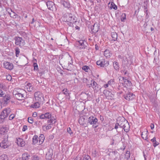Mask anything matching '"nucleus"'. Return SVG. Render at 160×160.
<instances>
[{
    "instance_id": "f257e3e1",
    "label": "nucleus",
    "mask_w": 160,
    "mask_h": 160,
    "mask_svg": "<svg viewBox=\"0 0 160 160\" xmlns=\"http://www.w3.org/2000/svg\"><path fill=\"white\" fill-rule=\"evenodd\" d=\"M117 122L119 126L123 129L124 131L128 132L129 130V124L128 121L123 117H119L118 118Z\"/></svg>"
},
{
    "instance_id": "f03ea898",
    "label": "nucleus",
    "mask_w": 160,
    "mask_h": 160,
    "mask_svg": "<svg viewBox=\"0 0 160 160\" xmlns=\"http://www.w3.org/2000/svg\"><path fill=\"white\" fill-rule=\"evenodd\" d=\"M98 119L93 116H90L88 119V122L91 125H93L92 127L96 128L98 127Z\"/></svg>"
},
{
    "instance_id": "7ed1b4c3",
    "label": "nucleus",
    "mask_w": 160,
    "mask_h": 160,
    "mask_svg": "<svg viewBox=\"0 0 160 160\" xmlns=\"http://www.w3.org/2000/svg\"><path fill=\"white\" fill-rule=\"evenodd\" d=\"M11 112V110L10 108H6L4 109L0 115V119L2 120H4L8 116Z\"/></svg>"
},
{
    "instance_id": "20e7f679",
    "label": "nucleus",
    "mask_w": 160,
    "mask_h": 160,
    "mask_svg": "<svg viewBox=\"0 0 160 160\" xmlns=\"http://www.w3.org/2000/svg\"><path fill=\"white\" fill-rule=\"evenodd\" d=\"M15 40V44L17 45H19L20 46H22L25 45V42L24 40L21 37H16L14 38Z\"/></svg>"
},
{
    "instance_id": "39448f33",
    "label": "nucleus",
    "mask_w": 160,
    "mask_h": 160,
    "mask_svg": "<svg viewBox=\"0 0 160 160\" xmlns=\"http://www.w3.org/2000/svg\"><path fill=\"white\" fill-rule=\"evenodd\" d=\"M10 144V143L8 140V137L7 136V138H4L0 143V147L5 149L8 147Z\"/></svg>"
},
{
    "instance_id": "423d86ee",
    "label": "nucleus",
    "mask_w": 160,
    "mask_h": 160,
    "mask_svg": "<svg viewBox=\"0 0 160 160\" xmlns=\"http://www.w3.org/2000/svg\"><path fill=\"white\" fill-rule=\"evenodd\" d=\"M77 44L81 49H85L88 45L86 42L83 40H80L77 42Z\"/></svg>"
},
{
    "instance_id": "0eeeda50",
    "label": "nucleus",
    "mask_w": 160,
    "mask_h": 160,
    "mask_svg": "<svg viewBox=\"0 0 160 160\" xmlns=\"http://www.w3.org/2000/svg\"><path fill=\"white\" fill-rule=\"evenodd\" d=\"M3 65L5 68L10 70H12L14 68L13 64L10 62H5L3 63Z\"/></svg>"
},
{
    "instance_id": "6e6552de",
    "label": "nucleus",
    "mask_w": 160,
    "mask_h": 160,
    "mask_svg": "<svg viewBox=\"0 0 160 160\" xmlns=\"http://www.w3.org/2000/svg\"><path fill=\"white\" fill-rule=\"evenodd\" d=\"M91 31L93 33H96L99 29V27L97 23H95L94 25L91 26L90 28Z\"/></svg>"
},
{
    "instance_id": "1a4fd4ad",
    "label": "nucleus",
    "mask_w": 160,
    "mask_h": 160,
    "mask_svg": "<svg viewBox=\"0 0 160 160\" xmlns=\"http://www.w3.org/2000/svg\"><path fill=\"white\" fill-rule=\"evenodd\" d=\"M68 22H72V23H75L77 21V18L72 14H69L67 20Z\"/></svg>"
},
{
    "instance_id": "9d476101",
    "label": "nucleus",
    "mask_w": 160,
    "mask_h": 160,
    "mask_svg": "<svg viewBox=\"0 0 160 160\" xmlns=\"http://www.w3.org/2000/svg\"><path fill=\"white\" fill-rule=\"evenodd\" d=\"M46 4L48 9L52 11L56 9L54 4L52 2L48 1L47 2Z\"/></svg>"
},
{
    "instance_id": "9b49d317",
    "label": "nucleus",
    "mask_w": 160,
    "mask_h": 160,
    "mask_svg": "<svg viewBox=\"0 0 160 160\" xmlns=\"http://www.w3.org/2000/svg\"><path fill=\"white\" fill-rule=\"evenodd\" d=\"M124 98L127 100L129 101L133 99L135 97V95L132 93L129 92L123 96Z\"/></svg>"
},
{
    "instance_id": "f8f14e48",
    "label": "nucleus",
    "mask_w": 160,
    "mask_h": 160,
    "mask_svg": "<svg viewBox=\"0 0 160 160\" xmlns=\"http://www.w3.org/2000/svg\"><path fill=\"white\" fill-rule=\"evenodd\" d=\"M13 95H14V97L17 99L19 100H24L25 98L23 94L19 92H18L14 94H13Z\"/></svg>"
},
{
    "instance_id": "ddd939ff",
    "label": "nucleus",
    "mask_w": 160,
    "mask_h": 160,
    "mask_svg": "<svg viewBox=\"0 0 160 160\" xmlns=\"http://www.w3.org/2000/svg\"><path fill=\"white\" fill-rule=\"evenodd\" d=\"M51 114L50 112H46L40 115L39 118L40 119H49L51 117Z\"/></svg>"
},
{
    "instance_id": "4468645a",
    "label": "nucleus",
    "mask_w": 160,
    "mask_h": 160,
    "mask_svg": "<svg viewBox=\"0 0 160 160\" xmlns=\"http://www.w3.org/2000/svg\"><path fill=\"white\" fill-rule=\"evenodd\" d=\"M34 97L36 101H40L41 98H42V94L40 92H37L34 93Z\"/></svg>"
},
{
    "instance_id": "2eb2a0df",
    "label": "nucleus",
    "mask_w": 160,
    "mask_h": 160,
    "mask_svg": "<svg viewBox=\"0 0 160 160\" xmlns=\"http://www.w3.org/2000/svg\"><path fill=\"white\" fill-rule=\"evenodd\" d=\"M11 99V96L9 94H7L4 96L2 98L3 102L5 104H8L10 101Z\"/></svg>"
},
{
    "instance_id": "dca6fc26",
    "label": "nucleus",
    "mask_w": 160,
    "mask_h": 160,
    "mask_svg": "<svg viewBox=\"0 0 160 160\" xmlns=\"http://www.w3.org/2000/svg\"><path fill=\"white\" fill-rule=\"evenodd\" d=\"M30 156L27 153L22 154L21 158L17 159V160H29Z\"/></svg>"
},
{
    "instance_id": "f3484780",
    "label": "nucleus",
    "mask_w": 160,
    "mask_h": 160,
    "mask_svg": "<svg viewBox=\"0 0 160 160\" xmlns=\"http://www.w3.org/2000/svg\"><path fill=\"white\" fill-rule=\"evenodd\" d=\"M59 94L60 95L62 94V93L64 94L66 96V98L68 99H69L70 98V92L68 90L67 88H65L63 89L61 92Z\"/></svg>"
},
{
    "instance_id": "a211bd4d",
    "label": "nucleus",
    "mask_w": 160,
    "mask_h": 160,
    "mask_svg": "<svg viewBox=\"0 0 160 160\" xmlns=\"http://www.w3.org/2000/svg\"><path fill=\"white\" fill-rule=\"evenodd\" d=\"M132 83L130 81L125 78L122 86L124 87H127L128 86H131Z\"/></svg>"
},
{
    "instance_id": "6ab92c4d",
    "label": "nucleus",
    "mask_w": 160,
    "mask_h": 160,
    "mask_svg": "<svg viewBox=\"0 0 160 160\" xmlns=\"http://www.w3.org/2000/svg\"><path fill=\"white\" fill-rule=\"evenodd\" d=\"M17 140V143L18 146H20L21 147H23L25 145V142L22 139L18 138Z\"/></svg>"
},
{
    "instance_id": "aec40b11",
    "label": "nucleus",
    "mask_w": 160,
    "mask_h": 160,
    "mask_svg": "<svg viewBox=\"0 0 160 160\" xmlns=\"http://www.w3.org/2000/svg\"><path fill=\"white\" fill-rule=\"evenodd\" d=\"M8 129L7 127H2L0 129V133L1 134H4L6 132H7Z\"/></svg>"
},
{
    "instance_id": "412c9836",
    "label": "nucleus",
    "mask_w": 160,
    "mask_h": 160,
    "mask_svg": "<svg viewBox=\"0 0 160 160\" xmlns=\"http://www.w3.org/2000/svg\"><path fill=\"white\" fill-rule=\"evenodd\" d=\"M38 144L40 145L42 144L44 139V136L43 134H41L39 138H38Z\"/></svg>"
},
{
    "instance_id": "4be33fe9",
    "label": "nucleus",
    "mask_w": 160,
    "mask_h": 160,
    "mask_svg": "<svg viewBox=\"0 0 160 160\" xmlns=\"http://www.w3.org/2000/svg\"><path fill=\"white\" fill-rule=\"evenodd\" d=\"M148 135V131H147L146 132H144L142 133V137L143 139L146 140L148 141V138H147Z\"/></svg>"
},
{
    "instance_id": "5701e85b",
    "label": "nucleus",
    "mask_w": 160,
    "mask_h": 160,
    "mask_svg": "<svg viewBox=\"0 0 160 160\" xmlns=\"http://www.w3.org/2000/svg\"><path fill=\"white\" fill-rule=\"evenodd\" d=\"M38 136L36 135H35L32 138L33 143L35 144L37 143H38Z\"/></svg>"
},
{
    "instance_id": "b1692460",
    "label": "nucleus",
    "mask_w": 160,
    "mask_h": 160,
    "mask_svg": "<svg viewBox=\"0 0 160 160\" xmlns=\"http://www.w3.org/2000/svg\"><path fill=\"white\" fill-rule=\"evenodd\" d=\"M39 103L38 101L34 103L33 104H32L31 106L30 107L33 108H38L39 107Z\"/></svg>"
},
{
    "instance_id": "393cba45",
    "label": "nucleus",
    "mask_w": 160,
    "mask_h": 160,
    "mask_svg": "<svg viewBox=\"0 0 160 160\" xmlns=\"http://www.w3.org/2000/svg\"><path fill=\"white\" fill-rule=\"evenodd\" d=\"M91 81L93 82L92 83H91L90 84H88L87 85L89 86V87H92L93 88H95V89H96V87L97 85V83L95 81L91 80Z\"/></svg>"
},
{
    "instance_id": "a878e982",
    "label": "nucleus",
    "mask_w": 160,
    "mask_h": 160,
    "mask_svg": "<svg viewBox=\"0 0 160 160\" xmlns=\"http://www.w3.org/2000/svg\"><path fill=\"white\" fill-rule=\"evenodd\" d=\"M111 53L110 51L108 50H106L104 52V55L107 58H108L110 56Z\"/></svg>"
},
{
    "instance_id": "bb28decb",
    "label": "nucleus",
    "mask_w": 160,
    "mask_h": 160,
    "mask_svg": "<svg viewBox=\"0 0 160 160\" xmlns=\"http://www.w3.org/2000/svg\"><path fill=\"white\" fill-rule=\"evenodd\" d=\"M111 36L112 38H113V40L115 41H116L118 37L117 34L115 32H112L111 33Z\"/></svg>"
},
{
    "instance_id": "cd10ccee",
    "label": "nucleus",
    "mask_w": 160,
    "mask_h": 160,
    "mask_svg": "<svg viewBox=\"0 0 160 160\" xmlns=\"http://www.w3.org/2000/svg\"><path fill=\"white\" fill-rule=\"evenodd\" d=\"M97 65L99 66L100 67H103V59L98 61L96 62Z\"/></svg>"
},
{
    "instance_id": "c85d7f7f",
    "label": "nucleus",
    "mask_w": 160,
    "mask_h": 160,
    "mask_svg": "<svg viewBox=\"0 0 160 160\" xmlns=\"http://www.w3.org/2000/svg\"><path fill=\"white\" fill-rule=\"evenodd\" d=\"M113 66L114 69L116 70H118L119 69V66L118 63V62H114L113 63Z\"/></svg>"
},
{
    "instance_id": "c756f323",
    "label": "nucleus",
    "mask_w": 160,
    "mask_h": 160,
    "mask_svg": "<svg viewBox=\"0 0 160 160\" xmlns=\"http://www.w3.org/2000/svg\"><path fill=\"white\" fill-rule=\"evenodd\" d=\"M150 99L151 102H152V103L153 104L156 103V98L155 97L151 96L150 98Z\"/></svg>"
},
{
    "instance_id": "7c9ffc66",
    "label": "nucleus",
    "mask_w": 160,
    "mask_h": 160,
    "mask_svg": "<svg viewBox=\"0 0 160 160\" xmlns=\"http://www.w3.org/2000/svg\"><path fill=\"white\" fill-rule=\"evenodd\" d=\"M62 4L64 7L67 8L70 7V5L68 2L65 1H63L62 2Z\"/></svg>"
},
{
    "instance_id": "2f4dec72",
    "label": "nucleus",
    "mask_w": 160,
    "mask_h": 160,
    "mask_svg": "<svg viewBox=\"0 0 160 160\" xmlns=\"http://www.w3.org/2000/svg\"><path fill=\"white\" fill-rule=\"evenodd\" d=\"M8 156L6 154H2L0 156V160H7Z\"/></svg>"
},
{
    "instance_id": "473e14b6",
    "label": "nucleus",
    "mask_w": 160,
    "mask_h": 160,
    "mask_svg": "<svg viewBox=\"0 0 160 160\" xmlns=\"http://www.w3.org/2000/svg\"><path fill=\"white\" fill-rule=\"evenodd\" d=\"M98 155V152H97V151L96 149H94L92 151V156L94 157H95Z\"/></svg>"
},
{
    "instance_id": "72a5a7b5",
    "label": "nucleus",
    "mask_w": 160,
    "mask_h": 160,
    "mask_svg": "<svg viewBox=\"0 0 160 160\" xmlns=\"http://www.w3.org/2000/svg\"><path fill=\"white\" fill-rule=\"evenodd\" d=\"M119 82L120 83L122 84V86L123 85V84L124 80L125 78L122 77H120L119 78Z\"/></svg>"
},
{
    "instance_id": "f704fd0d",
    "label": "nucleus",
    "mask_w": 160,
    "mask_h": 160,
    "mask_svg": "<svg viewBox=\"0 0 160 160\" xmlns=\"http://www.w3.org/2000/svg\"><path fill=\"white\" fill-rule=\"evenodd\" d=\"M103 93L106 97H108V96H110L111 94V93L107 90H104L103 91Z\"/></svg>"
},
{
    "instance_id": "c9c22d12",
    "label": "nucleus",
    "mask_w": 160,
    "mask_h": 160,
    "mask_svg": "<svg viewBox=\"0 0 160 160\" xmlns=\"http://www.w3.org/2000/svg\"><path fill=\"white\" fill-rule=\"evenodd\" d=\"M126 19V16L125 13H123L121 17V20L122 22H124Z\"/></svg>"
},
{
    "instance_id": "e433bc0d",
    "label": "nucleus",
    "mask_w": 160,
    "mask_h": 160,
    "mask_svg": "<svg viewBox=\"0 0 160 160\" xmlns=\"http://www.w3.org/2000/svg\"><path fill=\"white\" fill-rule=\"evenodd\" d=\"M103 67H106L109 65V62L108 61H105V59H103Z\"/></svg>"
},
{
    "instance_id": "4c0bfd02",
    "label": "nucleus",
    "mask_w": 160,
    "mask_h": 160,
    "mask_svg": "<svg viewBox=\"0 0 160 160\" xmlns=\"http://www.w3.org/2000/svg\"><path fill=\"white\" fill-rule=\"evenodd\" d=\"M83 160H92L90 157L88 155H86L84 157Z\"/></svg>"
},
{
    "instance_id": "58836bf2",
    "label": "nucleus",
    "mask_w": 160,
    "mask_h": 160,
    "mask_svg": "<svg viewBox=\"0 0 160 160\" xmlns=\"http://www.w3.org/2000/svg\"><path fill=\"white\" fill-rule=\"evenodd\" d=\"M130 152L129 151H127L126 152V154L125 155V156L126 158H127L128 159L130 157Z\"/></svg>"
},
{
    "instance_id": "ea45409f",
    "label": "nucleus",
    "mask_w": 160,
    "mask_h": 160,
    "mask_svg": "<svg viewBox=\"0 0 160 160\" xmlns=\"http://www.w3.org/2000/svg\"><path fill=\"white\" fill-rule=\"evenodd\" d=\"M32 160H39V158L37 155H33L32 158Z\"/></svg>"
},
{
    "instance_id": "a19ab883",
    "label": "nucleus",
    "mask_w": 160,
    "mask_h": 160,
    "mask_svg": "<svg viewBox=\"0 0 160 160\" xmlns=\"http://www.w3.org/2000/svg\"><path fill=\"white\" fill-rule=\"evenodd\" d=\"M33 67H34V70H37L38 69V67L37 65V63H34L33 64Z\"/></svg>"
},
{
    "instance_id": "79ce46f5",
    "label": "nucleus",
    "mask_w": 160,
    "mask_h": 160,
    "mask_svg": "<svg viewBox=\"0 0 160 160\" xmlns=\"http://www.w3.org/2000/svg\"><path fill=\"white\" fill-rule=\"evenodd\" d=\"M82 69L83 70L85 71L86 72L87 71V70L89 69V68L88 67L85 66L82 67Z\"/></svg>"
},
{
    "instance_id": "37998d69",
    "label": "nucleus",
    "mask_w": 160,
    "mask_h": 160,
    "mask_svg": "<svg viewBox=\"0 0 160 160\" xmlns=\"http://www.w3.org/2000/svg\"><path fill=\"white\" fill-rule=\"evenodd\" d=\"M27 90L28 92H31L32 90L33 87L32 86H30L27 87Z\"/></svg>"
},
{
    "instance_id": "c03bdc74",
    "label": "nucleus",
    "mask_w": 160,
    "mask_h": 160,
    "mask_svg": "<svg viewBox=\"0 0 160 160\" xmlns=\"http://www.w3.org/2000/svg\"><path fill=\"white\" fill-rule=\"evenodd\" d=\"M51 119H50V121H51V123H54L56 122V119L54 118L53 117H51Z\"/></svg>"
},
{
    "instance_id": "a18cd8bd",
    "label": "nucleus",
    "mask_w": 160,
    "mask_h": 160,
    "mask_svg": "<svg viewBox=\"0 0 160 160\" xmlns=\"http://www.w3.org/2000/svg\"><path fill=\"white\" fill-rule=\"evenodd\" d=\"M15 53H16V57H18L19 55V54L20 52L19 49L18 48H17L15 49Z\"/></svg>"
},
{
    "instance_id": "49530a36",
    "label": "nucleus",
    "mask_w": 160,
    "mask_h": 160,
    "mask_svg": "<svg viewBox=\"0 0 160 160\" xmlns=\"http://www.w3.org/2000/svg\"><path fill=\"white\" fill-rule=\"evenodd\" d=\"M28 121L30 123H32L33 122V120L31 117H29L28 118Z\"/></svg>"
},
{
    "instance_id": "de8ad7c7",
    "label": "nucleus",
    "mask_w": 160,
    "mask_h": 160,
    "mask_svg": "<svg viewBox=\"0 0 160 160\" xmlns=\"http://www.w3.org/2000/svg\"><path fill=\"white\" fill-rule=\"evenodd\" d=\"M15 117V115L14 114H11L9 117V120H12Z\"/></svg>"
},
{
    "instance_id": "09e8293b",
    "label": "nucleus",
    "mask_w": 160,
    "mask_h": 160,
    "mask_svg": "<svg viewBox=\"0 0 160 160\" xmlns=\"http://www.w3.org/2000/svg\"><path fill=\"white\" fill-rule=\"evenodd\" d=\"M67 132L70 135L72 134V133H73L70 128H68Z\"/></svg>"
},
{
    "instance_id": "8fccbe9b",
    "label": "nucleus",
    "mask_w": 160,
    "mask_h": 160,
    "mask_svg": "<svg viewBox=\"0 0 160 160\" xmlns=\"http://www.w3.org/2000/svg\"><path fill=\"white\" fill-rule=\"evenodd\" d=\"M52 124H49L47 126H46V129L48 130L51 129L52 127Z\"/></svg>"
},
{
    "instance_id": "3c124183",
    "label": "nucleus",
    "mask_w": 160,
    "mask_h": 160,
    "mask_svg": "<svg viewBox=\"0 0 160 160\" xmlns=\"http://www.w3.org/2000/svg\"><path fill=\"white\" fill-rule=\"evenodd\" d=\"M121 72L122 73H123L124 74V75H126L127 74H128V73H127V70H122L121 71Z\"/></svg>"
},
{
    "instance_id": "603ef678",
    "label": "nucleus",
    "mask_w": 160,
    "mask_h": 160,
    "mask_svg": "<svg viewBox=\"0 0 160 160\" xmlns=\"http://www.w3.org/2000/svg\"><path fill=\"white\" fill-rule=\"evenodd\" d=\"M5 95H6L5 94V93L2 91L0 94V97L3 98Z\"/></svg>"
},
{
    "instance_id": "864d4df0",
    "label": "nucleus",
    "mask_w": 160,
    "mask_h": 160,
    "mask_svg": "<svg viewBox=\"0 0 160 160\" xmlns=\"http://www.w3.org/2000/svg\"><path fill=\"white\" fill-rule=\"evenodd\" d=\"M6 78L8 81H11L12 79V78L11 75H9L7 76Z\"/></svg>"
},
{
    "instance_id": "5fc2aeb1",
    "label": "nucleus",
    "mask_w": 160,
    "mask_h": 160,
    "mask_svg": "<svg viewBox=\"0 0 160 160\" xmlns=\"http://www.w3.org/2000/svg\"><path fill=\"white\" fill-rule=\"evenodd\" d=\"M159 144V143L158 142H157L156 141H155V142L154 143H153V146L154 147H155L156 146L158 145Z\"/></svg>"
},
{
    "instance_id": "6e6d98bb",
    "label": "nucleus",
    "mask_w": 160,
    "mask_h": 160,
    "mask_svg": "<svg viewBox=\"0 0 160 160\" xmlns=\"http://www.w3.org/2000/svg\"><path fill=\"white\" fill-rule=\"evenodd\" d=\"M28 129L27 126L26 125H24L23 126L22 131H25L26 130H27Z\"/></svg>"
},
{
    "instance_id": "4d7b16f0",
    "label": "nucleus",
    "mask_w": 160,
    "mask_h": 160,
    "mask_svg": "<svg viewBox=\"0 0 160 160\" xmlns=\"http://www.w3.org/2000/svg\"><path fill=\"white\" fill-rule=\"evenodd\" d=\"M114 83V81L113 80L111 79L108 82V84H112Z\"/></svg>"
},
{
    "instance_id": "13d9d810",
    "label": "nucleus",
    "mask_w": 160,
    "mask_h": 160,
    "mask_svg": "<svg viewBox=\"0 0 160 160\" xmlns=\"http://www.w3.org/2000/svg\"><path fill=\"white\" fill-rule=\"evenodd\" d=\"M37 116V113L36 112H34L33 113L32 115V116L33 117H35V118Z\"/></svg>"
},
{
    "instance_id": "bf43d9fd",
    "label": "nucleus",
    "mask_w": 160,
    "mask_h": 160,
    "mask_svg": "<svg viewBox=\"0 0 160 160\" xmlns=\"http://www.w3.org/2000/svg\"><path fill=\"white\" fill-rule=\"evenodd\" d=\"M42 129L43 131H46L47 129H46V127L45 126H42Z\"/></svg>"
},
{
    "instance_id": "052dcab7",
    "label": "nucleus",
    "mask_w": 160,
    "mask_h": 160,
    "mask_svg": "<svg viewBox=\"0 0 160 160\" xmlns=\"http://www.w3.org/2000/svg\"><path fill=\"white\" fill-rule=\"evenodd\" d=\"M150 127H151V129H152V130L153 129L154 127V124L153 123H151V124Z\"/></svg>"
},
{
    "instance_id": "680f3d73",
    "label": "nucleus",
    "mask_w": 160,
    "mask_h": 160,
    "mask_svg": "<svg viewBox=\"0 0 160 160\" xmlns=\"http://www.w3.org/2000/svg\"><path fill=\"white\" fill-rule=\"evenodd\" d=\"M118 126H119L118 124V122H117V123L115 124L114 128L116 129H117L118 128Z\"/></svg>"
},
{
    "instance_id": "e2e57ef3",
    "label": "nucleus",
    "mask_w": 160,
    "mask_h": 160,
    "mask_svg": "<svg viewBox=\"0 0 160 160\" xmlns=\"http://www.w3.org/2000/svg\"><path fill=\"white\" fill-rule=\"evenodd\" d=\"M156 138H155V137H154L151 140V141L154 143L155 142V141H156Z\"/></svg>"
},
{
    "instance_id": "0e129e2a",
    "label": "nucleus",
    "mask_w": 160,
    "mask_h": 160,
    "mask_svg": "<svg viewBox=\"0 0 160 160\" xmlns=\"http://www.w3.org/2000/svg\"><path fill=\"white\" fill-rule=\"evenodd\" d=\"M88 79L87 78H84L83 79V81L84 82L87 83Z\"/></svg>"
},
{
    "instance_id": "69168bd1",
    "label": "nucleus",
    "mask_w": 160,
    "mask_h": 160,
    "mask_svg": "<svg viewBox=\"0 0 160 160\" xmlns=\"http://www.w3.org/2000/svg\"><path fill=\"white\" fill-rule=\"evenodd\" d=\"M69 23H68V25H69L70 26H73V24L74 23H72V22H68Z\"/></svg>"
},
{
    "instance_id": "338daca9",
    "label": "nucleus",
    "mask_w": 160,
    "mask_h": 160,
    "mask_svg": "<svg viewBox=\"0 0 160 160\" xmlns=\"http://www.w3.org/2000/svg\"><path fill=\"white\" fill-rule=\"evenodd\" d=\"M47 122L48 123V124H52H52L53 123H51V121H50V119L49 120H48L47 121Z\"/></svg>"
},
{
    "instance_id": "774afa93",
    "label": "nucleus",
    "mask_w": 160,
    "mask_h": 160,
    "mask_svg": "<svg viewBox=\"0 0 160 160\" xmlns=\"http://www.w3.org/2000/svg\"><path fill=\"white\" fill-rule=\"evenodd\" d=\"M100 118L101 120L102 121L103 120V117L100 116Z\"/></svg>"
}]
</instances>
